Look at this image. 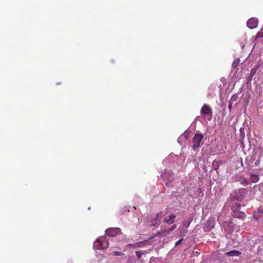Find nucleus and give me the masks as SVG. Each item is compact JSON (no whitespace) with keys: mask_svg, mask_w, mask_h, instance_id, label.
I'll use <instances>...</instances> for the list:
<instances>
[{"mask_svg":"<svg viewBox=\"0 0 263 263\" xmlns=\"http://www.w3.org/2000/svg\"><path fill=\"white\" fill-rule=\"evenodd\" d=\"M248 193V191L246 189L241 188L236 191L234 194V198L237 200H241L245 198Z\"/></svg>","mask_w":263,"mask_h":263,"instance_id":"nucleus-4","label":"nucleus"},{"mask_svg":"<svg viewBox=\"0 0 263 263\" xmlns=\"http://www.w3.org/2000/svg\"><path fill=\"white\" fill-rule=\"evenodd\" d=\"M241 204L240 203L236 202L232 206L231 210L233 211V216L235 218L244 219L246 217L245 213L240 211Z\"/></svg>","mask_w":263,"mask_h":263,"instance_id":"nucleus-1","label":"nucleus"},{"mask_svg":"<svg viewBox=\"0 0 263 263\" xmlns=\"http://www.w3.org/2000/svg\"><path fill=\"white\" fill-rule=\"evenodd\" d=\"M159 213H157L156 215V218H158L159 217Z\"/></svg>","mask_w":263,"mask_h":263,"instance_id":"nucleus-20","label":"nucleus"},{"mask_svg":"<svg viewBox=\"0 0 263 263\" xmlns=\"http://www.w3.org/2000/svg\"><path fill=\"white\" fill-rule=\"evenodd\" d=\"M241 184L242 185H248L249 184V181L246 179L243 180L242 182H241Z\"/></svg>","mask_w":263,"mask_h":263,"instance_id":"nucleus-14","label":"nucleus"},{"mask_svg":"<svg viewBox=\"0 0 263 263\" xmlns=\"http://www.w3.org/2000/svg\"><path fill=\"white\" fill-rule=\"evenodd\" d=\"M112 254H113V255H114L115 256H120L121 255H123L122 253H121V252H119V251H114L112 252Z\"/></svg>","mask_w":263,"mask_h":263,"instance_id":"nucleus-12","label":"nucleus"},{"mask_svg":"<svg viewBox=\"0 0 263 263\" xmlns=\"http://www.w3.org/2000/svg\"><path fill=\"white\" fill-rule=\"evenodd\" d=\"M176 219V216L172 214L170 216L169 218H165L163 219V221L166 223L172 224L174 222Z\"/></svg>","mask_w":263,"mask_h":263,"instance_id":"nucleus-8","label":"nucleus"},{"mask_svg":"<svg viewBox=\"0 0 263 263\" xmlns=\"http://www.w3.org/2000/svg\"><path fill=\"white\" fill-rule=\"evenodd\" d=\"M136 254L138 258L139 259L141 257V255H142V253L140 251H136Z\"/></svg>","mask_w":263,"mask_h":263,"instance_id":"nucleus-13","label":"nucleus"},{"mask_svg":"<svg viewBox=\"0 0 263 263\" xmlns=\"http://www.w3.org/2000/svg\"><path fill=\"white\" fill-rule=\"evenodd\" d=\"M108 245V242L104 240L103 241L101 239L98 238L94 242V246L97 249H104L107 248Z\"/></svg>","mask_w":263,"mask_h":263,"instance_id":"nucleus-6","label":"nucleus"},{"mask_svg":"<svg viewBox=\"0 0 263 263\" xmlns=\"http://www.w3.org/2000/svg\"><path fill=\"white\" fill-rule=\"evenodd\" d=\"M232 107V103L230 102L229 106H228V108H229V109L230 111H231Z\"/></svg>","mask_w":263,"mask_h":263,"instance_id":"nucleus-18","label":"nucleus"},{"mask_svg":"<svg viewBox=\"0 0 263 263\" xmlns=\"http://www.w3.org/2000/svg\"><path fill=\"white\" fill-rule=\"evenodd\" d=\"M258 21L256 18H250L247 23V26L250 29H254L257 27Z\"/></svg>","mask_w":263,"mask_h":263,"instance_id":"nucleus-7","label":"nucleus"},{"mask_svg":"<svg viewBox=\"0 0 263 263\" xmlns=\"http://www.w3.org/2000/svg\"><path fill=\"white\" fill-rule=\"evenodd\" d=\"M203 135L200 133H195L193 139L192 149L196 151L198 148L201 146V142L203 140Z\"/></svg>","mask_w":263,"mask_h":263,"instance_id":"nucleus-2","label":"nucleus"},{"mask_svg":"<svg viewBox=\"0 0 263 263\" xmlns=\"http://www.w3.org/2000/svg\"><path fill=\"white\" fill-rule=\"evenodd\" d=\"M200 114L201 116L208 117L211 119L213 116V110L208 105L204 104L201 109Z\"/></svg>","mask_w":263,"mask_h":263,"instance_id":"nucleus-3","label":"nucleus"},{"mask_svg":"<svg viewBox=\"0 0 263 263\" xmlns=\"http://www.w3.org/2000/svg\"><path fill=\"white\" fill-rule=\"evenodd\" d=\"M259 180V177L258 175L252 174L250 176V180L253 183H256Z\"/></svg>","mask_w":263,"mask_h":263,"instance_id":"nucleus-10","label":"nucleus"},{"mask_svg":"<svg viewBox=\"0 0 263 263\" xmlns=\"http://www.w3.org/2000/svg\"><path fill=\"white\" fill-rule=\"evenodd\" d=\"M252 73H255V70L254 71L253 69H252L251 71V74H252Z\"/></svg>","mask_w":263,"mask_h":263,"instance_id":"nucleus-19","label":"nucleus"},{"mask_svg":"<svg viewBox=\"0 0 263 263\" xmlns=\"http://www.w3.org/2000/svg\"><path fill=\"white\" fill-rule=\"evenodd\" d=\"M183 238H181L180 240H178L175 243L176 246H177L179 245L180 243H181V242L183 241Z\"/></svg>","mask_w":263,"mask_h":263,"instance_id":"nucleus-16","label":"nucleus"},{"mask_svg":"<svg viewBox=\"0 0 263 263\" xmlns=\"http://www.w3.org/2000/svg\"><path fill=\"white\" fill-rule=\"evenodd\" d=\"M105 233L109 236L115 237L121 233V229L119 228H110L105 231Z\"/></svg>","mask_w":263,"mask_h":263,"instance_id":"nucleus-5","label":"nucleus"},{"mask_svg":"<svg viewBox=\"0 0 263 263\" xmlns=\"http://www.w3.org/2000/svg\"><path fill=\"white\" fill-rule=\"evenodd\" d=\"M241 253L238 251L233 250L228 252L226 253V255L228 256H239L241 255Z\"/></svg>","mask_w":263,"mask_h":263,"instance_id":"nucleus-9","label":"nucleus"},{"mask_svg":"<svg viewBox=\"0 0 263 263\" xmlns=\"http://www.w3.org/2000/svg\"><path fill=\"white\" fill-rule=\"evenodd\" d=\"M260 37H263V28L260 30V31H259L257 33V34L255 36V39H258Z\"/></svg>","mask_w":263,"mask_h":263,"instance_id":"nucleus-11","label":"nucleus"},{"mask_svg":"<svg viewBox=\"0 0 263 263\" xmlns=\"http://www.w3.org/2000/svg\"><path fill=\"white\" fill-rule=\"evenodd\" d=\"M176 228H177L176 225L174 224L168 229V231H172L174 230L175 229H176Z\"/></svg>","mask_w":263,"mask_h":263,"instance_id":"nucleus-15","label":"nucleus"},{"mask_svg":"<svg viewBox=\"0 0 263 263\" xmlns=\"http://www.w3.org/2000/svg\"><path fill=\"white\" fill-rule=\"evenodd\" d=\"M152 226H156V223H153Z\"/></svg>","mask_w":263,"mask_h":263,"instance_id":"nucleus-21","label":"nucleus"},{"mask_svg":"<svg viewBox=\"0 0 263 263\" xmlns=\"http://www.w3.org/2000/svg\"><path fill=\"white\" fill-rule=\"evenodd\" d=\"M128 246H134L133 244H129Z\"/></svg>","mask_w":263,"mask_h":263,"instance_id":"nucleus-22","label":"nucleus"},{"mask_svg":"<svg viewBox=\"0 0 263 263\" xmlns=\"http://www.w3.org/2000/svg\"><path fill=\"white\" fill-rule=\"evenodd\" d=\"M237 97L236 96H235V95H233V96L232 97L231 100H233V101H236V99H237Z\"/></svg>","mask_w":263,"mask_h":263,"instance_id":"nucleus-17","label":"nucleus"}]
</instances>
